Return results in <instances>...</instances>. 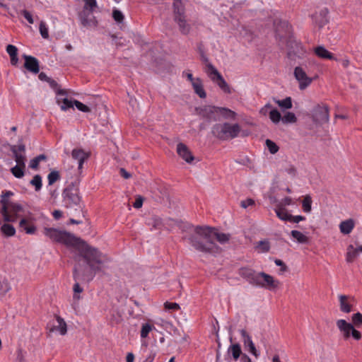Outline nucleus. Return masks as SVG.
<instances>
[{"label":"nucleus","mask_w":362,"mask_h":362,"mask_svg":"<svg viewBox=\"0 0 362 362\" xmlns=\"http://www.w3.org/2000/svg\"><path fill=\"white\" fill-rule=\"evenodd\" d=\"M1 231L6 237L13 236L16 233L15 228L9 223H4L1 227Z\"/></svg>","instance_id":"obj_37"},{"label":"nucleus","mask_w":362,"mask_h":362,"mask_svg":"<svg viewBox=\"0 0 362 362\" xmlns=\"http://www.w3.org/2000/svg\"><path fill=\"white\" fill-rule=\"evenodd\" d=\"M71 156L74 159L78 160V170H81L83 168L84 161L89 158L90 153L86 152L82 148H74L71 152Z\"/></svg>","instance_id":"obj_18"},{"label":"nucleus","mask_w":362,"mask_h":362,"mask_svg":"<svg viewBox=\"0 0 362 362\" xmlns=\"http://www.w3.org/2000/svg\"><path fill=\"white\" fill-rule=\"evenodd\" d=\"M152 329V326L146 323L142 325L141 330V338H146L148 337L149 332Z\"/></svg>","instance_id":"obj_53"},{"label":"nucleus","mask_w":362,"mask_h":362,"mask_svg":"<svg viewBox=\"0 0 362 362\" xmlns=\"http://www.w3.org/2000/svg\"><path fill=\"white\" fill-rule=\"evenodd\" d=\"M256 248H259L260 252H268L270 250V243L268 240H260L257 243Z\"/></svg>","instance_id":"obj_45"},{"label":"nucleus","mask_w":362,"mask_h":362,"mask_svg":"<svg viewBox=\"0 0 362 362\" xmlns=\"http://www.w3.org/2000/svg\"><path fill=\"white\" fill-rule=\"evenodd\" d=\"M25 62L23 67L29 72L37 74L40 72V63L37 58L25 54L22 55Z\"/></svg>","instance_id":"obj_12"},{"label":"nucleus","mask_w":362,"mask_h":362,"mask_svg":"<svg viewBox=\"0 0 362 362\" xmlns=\"http://www.w3.org/2000/svg\"><path fill=\"white\" fill-rule=\"evenodd\" d=\"M19 227L27 234H34L37 230V228L33 224L30 223L27 218H22L20 221Z\"/></svg>","instance_id":"obj_25"},{"label":"nucleus","mask_w":362,"mask_h":362,"mask_svg":"<svg viewBox=\"0 0 362 362\" xmlns=\"http://www.w3.org/2000/svg\"><path fill=\"white\" fill-rule=\"evenodd\" d=\"M315 54L322 58L331 60H337V58L332 53L326 49L323 46H318L315 49Z\"/></svg>","instance_id":"obj_23"},{"label":"nucleus","mask_w":362,"mask_h":362,"mask_svg":"<svg viewBox=\"0 0 362 362\" xmlns=\"http://www.w3.org/2000/svg\"><path fill=\"white\" fill-rule=\"evenodd\" d=\"M79 180H75L69 184L63 190L62 197L65 207L70 209H81V197L79 194Z\"/></svg>","instance_id":"obj_4"},{"label":"nucleus","mask_w":362,"mask_h":362,"mask_svg":"<svg viewBox=\"0 0 362 362\" xmlns=\"http://www.w3.org/2000/svg\"><path fill=\"white\" fill-rule=\"evenodd\" d=\"M57 102L61 105L62 110H66L69 108L73 107L74 105V101L69 100L67 98H61L58 97Z\"/></svg>","instance_id":"obj_40"},{"label":"nucleus","mask_w":362,"mask_h":362,"mask_svg":"<svg viewBox=\"0 0 362 362\" xmlns=\"http://www.w3.org/2000/svg\"><path fill=\"white\" fill-rule=\"evenodd\" d=\"M56 320L58 322L57 327H53L50 329V332H53L55 329H58L62 335H64L67 332V327H66V323L64 320L63 318H62L59 315H56Z\"/></svg>","instance_id":"obj_33"},{"label":"nucleus","mask_w":362,"mask_h":362,"mask_svg":"<svg viewBox=\"0 0 362 362\" xmlns=\"http://www.w3.org/2000/svg\"><path fill=\"white\" fill-rule=\"evenodd\" d=\"M212 234H213V242H214V240L216 239L217 241H218L221 244H224L230 240V234L223 233H218L217 232V230L214 228H212Z\"/></svg>","instance_id":"obj_31"},{"label":"nucleus","mask_w":362,"mask_h":362,"mask_svg":"<svg viewBox=\"0 0 362 362\" xmlns=\"http://www.w3.org/2000/svg\"><path fill=\"white\" fill-rule=\"evenodd\" d=\"M294 76L299 82V88L300 90L305 89L313 81V79L307 76L305 71L300 66L295 68Z\"/></svg>","instance_id":"obj_11"},{"label":"nucleus","mask_w":362,"mask_h":362,"mask_svg":"<svg viewBox=\"0 0 362 362\" xmlns=\"http://www.w3.org/2000/svg\"><path fill=\"white\" fill-rule=\"evenodd\" d=\"M85 5L83 9L93 11L94 8L97 7V2L95 0H84Z\"/></svg>","instance_id":"obj_56"},{"label":"nucleus","mask_w":362,"mask_h":362,"mask_svg":"<svg viewBox=\"0 0 362 362\" xmlns=\"http://www.w3.org/2000/svg\"><path fill=\"white\" fill-rule=\"evenodd\" d=\"M81 23L84 27L96 26L97 21L93 16V11L83 9L79 13Z\"/></svg>","instance_id":"obj_15"},{"label":"nucleus","mask_w":362,"mask_h":362,"mask_svg":"<svg viewBox=\"0 0 362 362\" xmlns=\"http://www.w3.org/2000/svg\"><path fill=\"white\" fill-rule=\"evenodd\" d=\"M240 130V126L238 123H216L211 128V134L219 140L228 141L236 138Z\"/></svg>","instance_id":"obj_3"},{"label":"nucleus","mask_w":362,"mask_h":362,"mask_svg":"<svg viewBox=\"0 0 362 362\" xmlns=\"http://www.w3.org/2000/svg\"><path fill=\"white\" fill-rule=\"evenodd\" d=\"M11 202L8 200V198L5 197V196H1V199L0 200V204H1V209L0 210L1 214L3 216L4 221L5 222H15L16 218L10 216L8 211L9 204Z\"/></svg>","instance_id":"obj_16"},{"label":"nucleus","mask_w":362,"mask_h":362,"mask_svg":"<svg viewBox=\"0 0 362 362\" xmlns=\"http://www.w3.org/2000/svg\"><path fill=\"white\" fill-rule=\"evenodd\" d=\"M228 353L231 354L233 358L237 361L240 356H242V350L240 345L238 343L233 344L228 347Z\"/></svg>","instance_id":"obj_32"},{"label":"nucleus","mask_w":362,"mask_h":362,"mask_svg":"<svg viewBox=\"0 0 362 362\" xmlns=\"http://www.w3.org/2000/svg\"><path fill=\"white\" fill-rule=\"evenodd\" d=\"M21 13L24 16V18L28 21L29 23L33 24L34 20L33 16L28 11L25 9L22 10Z\"/></svg>","instance_id":"obj_61"},{"label":"nucleus","mask_w":362,"mask_h":362,"mask_svg":"<svg viewBox=\"0 0 362 362\" xmlns=\"http://www.w3.org/2000/svg\"><path fill=\"white\" fill-rule=\"evenodd\" d=\"M44 233L54 242L77 250L79 256L89 266L90 271L87 273L83 272L81 274L80 273L81 266L78 264L74 267L73 277L76 281L80 279L91 281L97 272L102 271L103 265L110 261L108 257L97 248L88 245L85 241L69 232L54 228H45Z\"/></svg>","instance_id":"obj_1"},{"label":"nucleus","mask_w":362,"mask_h":362,"mask_svg":"<svg viewBox=\"0 0 362 362\" xmlns=\"http://www.w3.org/2000/svg\"><path fill=\"white\" fill-rule=\"evenodd\" d=\"M274 102L281 108L291 109L292 107V100L291 97H286L284 100H275Z\"/></svg>","instance_id":"obj_42"},{"label":"nucleus","mask_w":362,"mask_h":362,"mask_svg":"<svg viewBox=\"0 0 362 362\" xmlns=\"http://www.w3.org/2000/svg\"><path fill=\"white\" fill-rule=\"evenodd\" d=\"M174 21L178 25L180 32L185 35L189 33L191 25L187 22L186 16L174 19Z\"/></svg>","instance_id":"obj_21"},{"label":"nucleus","mask_w":362,"mask_h":362,"mask_svg":"<svg viewBox=\"0 0 362 362\" xmlns=\"http://www.w3.org/2000/svg\"><path fill=\"white\" fill-rule=\"evenodd\" d=\"M164 307H165V310H177L180 308L178 303H169V302H165L164 303Z\"/></svg>","instance_id":"obj_60"},{"label":"nucleus","mask_w":362,"mask_h":362,"mask_svg":"<svg viewBox=\"0 0 362 362\" xmlns=\"http://www.w3.org/2000/svg\"><path fill=\"white\" fill-rule=\"evenodd\" d=\"M275 212L276 214L277 217L286 221H289L291 217V214H288L286 209H281L279 207H276Z\"/></svg>","instance_id":"obj_38"},{"label":"nucleus","mask_w":362,"mask_h":362,"mask_svg":"<svg viewBox=\"0 0 362 362\" xmlns=\"http://www.w3.org/2000/svg\"><path fill=\"white\" fill-rule=\"evenodd\" d=\"M358 255V252L352 245L348 246L346 260L347 262H352L355 258Z\"/></svg>","instance_id":"obj_39"},{"label":"nucleus","mask_w":362,"mask_h":362,"mask_svg":"<svg viewBox=\"0 0 362 362\" xmlns=\"http://www.w3.org/2000/svg\"><path fill=\"white\" fill-rule=\"evenodd\" d=\"M328 13V8H323L320 11L315 12L312 15L313 22L319 28H323L329 22Z\"/></svg>","instance_id":"obj_14"},{"label":"nucleus","mask_w":362,"mask_h":362,"mask_svg":"<svg viewBox=\"0 0 362 362\" xmlns=\"http://www.w3.org/2000/svg\"><path fill=\"white\" fill-rule=\"evenodd\" d=\"M22 139H19L18 145L10 146V150L13 153L16 165L25 167L26 157L25 156V146L21 143Z\"/></svg>","instance_id":"obj_9"},{"label":"nucleus","mask_w":362,"mask_h":362,"mask_svg":"<svg viewBox=\"0 0 362 362\" xmlns=\"http://www.w3.org/2000/svg\"><path fill=\"white\" fill-rule=\"evenodd\" d=\"M284 170L292 177H295L297 175V169L292 164H288V166H285Z\"/></svg>","instance_id":"obj_57"},{"label":"nucleus","mask_w":362,"mask_h":362,"mask_svg":"<svg viewBox=\"0 0 362 362\" xmlns=\"http://www.w3.org/2000/svg\"><path fill=\"white\" fill-rule=\"evenodd\" d=\"M11 290V286L7 280H3L0 282V291L3 293H6Z\"/></svg>","instance_id":"obj_58"},{"label":"nucleus","mask_w":362,"mask_h":362,"mask_svg":"<svg viewBox=\"0 0 362 362\" xmlns=\"http://www.w3.org/2000/svg\"><path fill=\"white\" fill-rule=\"evenodd\" d=\"M144 198L141 196L138 195L136 198L134 203L133 204V206L136 209H139L142 206Z\"/></svg>","instance_id":"obj_64"},{"label":"nucleus","mask_w":362,"mask_h":362,"mask_svg":"<svg viewBox=\"0 0 362 362\" xmlns=\"http://www.w3.org/2000/svg\"><path fill=\"white\" fill-rule=\"evenodd\" d=\"M30 184L35 187L36 192H39L42 186V177L40 175H35L30 180Z\"/></svg>","instance_id":"obj_43"},{"label":"nucleus","mask_w":362,"mask_h":362,"mask_svg":"<svg viewBox=\"0 0 362 362\" xmlns=\"http://www.w3.org/2000/svg\"><path fill=\"white\" fill-rule=\"evenodd\" d=\"M206 73L210 77L211 80L216 83L217 86L225 93L230 94L232 89L227 83L226 80L223 78L222 75L218 71V70L211 64H207Z\"/></svg>","instance_id":"obj_5"},{"label":"nucleus","mask_w":362,"mask_h":362,"mask_svg":"<svg viewBox=\"0 0 362 362\" xmlns=\"http://www.w3.org/2000/svg\"><path fill=\"white\" fill-rule=\"evenodd\" d=\"M197 50H198V52H199V53L200 54L202 61L204 63H205L206 65L208 64V63H210L209 62V58L205 54L204 49V45H203V44L202 42H199L197 45Z\"/></svg>","instance_id":"obj_50"},{"label":"nucleus","mask_w":362,"mask_h":362,"mask_svg":"<svg viewBox=\"0 0 362 362\" xmlns=\"http://www.w3.org/2000/svg\"><path fill=\"white\" fill-rule=\"evenodd\" d=\"M291 236L299 243L305 244L309 242V238L298 230H293L291 232Z\"/></svg>","instance_id":"obj_36"},{"label":"nucleus","mask_w":362,"mask_h":362,"mask_svg":"<svg viewBox=\"0 0 362 362\" xmlns=\"http://www.w3.org/2000/svg\"><path fill=\"white\" fill-rule=\"evenodd\" d=\"M312 119L315 124H322L329 122V108L325 105H317L312 111Z\"/></svg>","instance_id":"obj_8"},{"label":"nucleus","mask_w":362,"mask_h":362,"mask_svg":"<svg viewBox=\"0 0 362 362\" xmlns=\"http://www.w3.org/2000/svg\"><path fill=\"white\" fill-rule=\"evenodd\" d=\"M274 263L276 264V265L281 267L280 272H284L288 270V267L282 260L279 259H276L274 260Z\"/></svg>","instance_id":"obj_63"},{"label":"nucleus","mask_w":362,"mask_h":362,"mask_svg":"<svg viewBox=\"0 0 362 362\" xmlns=\"http://www.w3.org/2000/svg\"><path fill=\"white\" fill-rule=\"evenodd\" d=\"M177 153L179 156L188 163H191L194 159L189 148L183 143H179L177 145Z\"/></svg>","instance_id":"obj_17"},{"label":"nucleus","mask_w":362,"mask_h":362,"mask_svg":"<svg viewBox=\"0 0 362 362\" xmlns=\"http://www.w3.org/2000/svg\"><path fill=\"white\" fill-rule=\"evenodd\" d=\"M352 322L357 327L362 326V314L360 313L354 314L352 316Z\"/></svg>","instance_id":"obj_54"},{"label":"nucleus","mask_w":362,"mask_h":362,"mask_svg":"<svg viewBox=\"0 0 362 362\" xmlns=\"http://www.w3.org/2000/svg\"><path fill=\"white\" fill-rule=\"evenodd\" d=\"M74 103L76 108L83 112H90L91 111L90 108L87 106L86 105H84L83 103H81L80 101H78L76 100H74Z\"/></svg>","instance_id":"obj_52"},{"label":"nucleus","mask_w":362,"mask_h":362,"mask_svg":"<svg viewBox=\"0 0 362 362\" xmlns=\"http://www.w3.org/2000/svg\"><path fill=\"white\" fill-rule=\"evenodd\" d=\"M147 224L152 228L151 229L156 230H160L164 226L162 218L156 215L148 218Z\"/></svg>","instance_id":"obj_27"},{"label":"nucleus","mask_w":362,"mask_h":362,"mask_svg":"<svg viewBox=\"0 0 362 362\" xmlns=\"http://www.w3.org/2000/svg\"><path fill=\"white\" fill-rule=\"evenodd\" d=\"M195 112L201 119L207 123L219 120L218 117V107L215 105H203L195 107Z\"/></svg>","instance_id":"obj_6"},{"label":"nucleus","mask_w":362,"mask_h":362,"mask_svg":"<svg viewBox=\"0 0 362 362\" xmlns=\"http://www.w3.org/2000/svg\"><path fill=\"white\" fill-rule=\"evenodd\" d=\"M259 277L258 278V282L255 286L266 288L269 290H272L278 288L279 281L275 280L274 277L264 272H259Z\"/></svg>","instance_id":"obj_10"},{"label":"nucleus","mask_w":362,"mask_h":362,"mask_svg":"<svg viewBox=\"0 0 362 362\" xmlns=\"http://www.w3.org/2000/svg\"><path fill=\"white\" fill-rule=\"evenodd\" d=\"M236 112L227 107H218V117L222 116L226 119H235Z\"/></svg>","instance_id":"obj_26"},{"label":"nucleus","mask_w":362,"mask_h":362,"mask_svg":"<svg viewBox=\"0 0 362 362\" xmlns=\"http://www.w3.org/2000/svg\"><path fill=\"white\" fill-rule=\"evenodd\" d=\"M266 145L272 154H275L279 149V147L277 146V144L270 139L266 140Z\"/></svg>","instance_id":"obj_49"},{"label":"nucleus","mask_w":362,"mask_h":362,"mask_svg":"<svg viewBox=\"0 0 362 362\" xmlns=\"http://www.w3.org/2000/svg\"><path fill=\"white\" fill-rule=\"evenodd\" d=\"M39 30L41 36L44 39H48L49 38V32L48 28H47V25L44 21H41L39 26Z\"/></svg>","instance_id":"obj_51"},{"label":"nucleus","mask_w":362,"mask_h":362,"mask_svg":"<svg viewBox=\"0 0 362 362\" xmlns=\"http://www.w3.org/2000/svg\"><path fill=\"white\" fill-rule=\"evenodd\" d=\"M312 199L310 195H306L303 201V209L305 212L308 213L311 211Z\"/></svg>","instance_id":"obj_48"},{"label":"nucleus","mask_w":362,"mask_h":362,"mask_svg":"<svg viewBox=\"0 0 362 362\" xmlns=\"http://www.w3.org/2000/svg\"><path fill=\"white\" fill-rule=\"evenodd\" d=\"M192 86L194 93L197 94L199 98H205L206 97V91L204 89L202 80L199 78H197V81H194Z\"/></svg>","instance_id":"obj_29"},{"label":"nucleus","mask_w":362,"mask_h":362,"mask_svg":"<svg viewBox=\"0 0 362 362\" xmlns=\"http://www.w3.org/2000/svg\"><path fill=\"white\" fill-rule=\"evenodd\" d=\"M239 275L245 279L250 284L256 285L259 284L258 282V278L259 277V273H256L255 271L249 267H242L239 269Z\"/></svg>","instance_id":"obj_13"},{"label":"nucleus","mask_w":362,"mask_h":362,"mask_svg":"<svg viewBox=\"0 0 362 362\" xmlns=\"http://www.w3.org/2000/svg\"><path fill=\"white\" fill-rule=\"evenodd\" d=\"M49 185H52L55 182L60 179L59 173L57 170H53L48 174L47 176Z\"/></svg>","instance_id":"obj_47"},{"label":"nucleus","mask_w":362,"mask_h":362,"mask_svg":"<svg viewBox=\"0 0 362 362\" xmlns=\"http://www.w3.org/2000/svg\"><path fill=\"white\" fill-rule=\"evenodd\" d=\"M354 228V221L351 218L341 222L339 225L341 233L345 235L349 234L352 231Z\"/></svg>","instance_id":"obj_28"},{"label":"nucleus","mask_w":362,"mask_h":362,"mask_svg":"<svg viewBox=\"0 0 362 362\" xmlns=\"http://www.w3.org/2000/svg\"><path fill=\"white\" fill-rule=\"evenodd\" d=\"M73 289L74 291V298L78 300L80 298V296L77 293H81L83 291V288L80 286L79 284L76 282L74 285Z\"/></svg>","instance_id":"obj_62"},{"label":"nucleus","mask_w":362,"mask_h":362,"mask_svg":"<svg viewBox=\"0 0 362 362\" xmlns=\"http://www.w3.org/2000/svg\"><path fill=\"white\" fill-rule=\"evenodd\" d=\"M242 337L243 338V342L245 346H248L250 351L255 356L257 357L259 354L255 346L254 343L252 341L250 336L247 333L245 329L240 331Z\"/></svg>","instance_id":"obj_20"},{"label":"nucleus","mask_w":362,"mask_h":362,"mask_svg":"<svg viewBox=\"0 0 362 362\" xmlns=\"http://www.w3.org/2000/svg\"><path fill=\"white\" fill-rule=\"evenodd\" d=\"M288 48L287 57L290 59H295V57H300L305 52L300 42L296 41L293 37H289L286 41Z\"/></svg>","instance_id":"obj_7"},{"label":"nucleus","mask_w":362,"mask_h":362,"mask_svg":"<svg viewBox=\"0 0 362 362\" xmlns=\"http://www.w3.org/2000/svg\"><path fill=\"white\" fill-rule=\"evenodd\" d=\"M297 121V118L293 112H287L282 117V122L285 124L295 123Z\"/></svg>","instance_id":"obj_46"},{"label":"nucleus","mask_w":362,"mask_h":362,"mask_svg":"<svg viewBox=\"0 0 362 362\" xmlns=\"http://www.w3.org/2000/svg\"><path fill=\"white\" fill-rule=\"evenodd\" d=\"M269 118L274 124H278L282 120L281 115L277 109H273L269 112Z\"/></svg>","instance_id":"obj_44"},{"label":"nucleus","mask_w":362,"mask_h":362,"mask_svg":"<svg viewBox=\"0 0 362 362\" xmlns=\"http://www.w3.org/2000/svg\"><path fill=\"white\" fill-rule=\"evenodd\" d=\"M339 298L341 311L345 313H349L352 310V305L347 303L346 300L351 298L348 296L340 295Z\"/></svg>","instance_id":"obj_30"},{"label":"nucleus","mask_w":362,"mask_h":362,"mask_svg":"<svg viewBox=\"0 0 362 362\" xmlns=\"http://www.w3.org/2000/svg\"><path fill=\"white\" fill-rule=\"evenodd\" d=\"M112 18L118 23H122L124 21V15L120 11L117 9L113 10Z\"/></svg>","instance_id":"obj_55"},{"label":"nucleus","mask_w":362,"mask_h":362,"mask_svg":"<svg viewBox=\"0 0 362 362\" xmlns=\"http://www.w3.org/2000/svg\"><path fill=\"white\" fill-rule=\"evenodd\" d=\"M185 8L181 0H174L173 1V19L182 18L185 16Z\"/></svg>","instance_id":"obj_24"},{"label":"nucleus","mask_w":362,"mask_h":362,"mask_svg":"<svg viewBox=\"0 0 362 362\" xmlns=\"http://www.w3.org/2000/svg\"><path fill=\"white\" fill-rule=\"evenodd\" d=\"M189 243L197 251L209 254H218L221 248L213 242L212 228L197 226L194 228V233L187 238Z\"/></svg>","instance_id":"obj_2"},{"label":"nucleus","mask_w":362,"mask_h":362,"mask_svg":"<svg viewBox=\"0 0 362 362\" xmlns=\"http://www.w3.org/2000/svg\"><path fill=\"white\" fill-rule=\"evenodd\" d=\"M9 205L10 206L8 207V211H9L10 216L12 217H15L16 221L17 218L18 216V214L23 211V208L22 206V205H21L20 204H17V203L11 202Z\"/></svg>","instance_id":"obj_34"},{"label":"nucleus","mask_w":362,"mask_h":362,"mask_svg":"<svg viewBox=\"0 0 362 362\" xmlns=\"http://www.w3.org/2000/svg\"><path fill=\"white\" fill-rule=\"evenodd\" d=\"M337 326L343 333V337L344 339H348L351 337L352 329H354V325L351 323L347 322L345 320H338L337 321Z\"/></svg>","instance_id":"obj_19"},{"label":"nucleus","mask_w":362,"mask_h":362,"mask_svg":"<svg viewBox=\"0 0 362 362\" xmlns=\"http://www.w3.org/2000/svg\"><path fill=\"white\" fill-rule=\"evenodd\" d=\"M25 167H23L22 165H16L11 168V172L15 177L22 178L25 175Z\"/></svg>","instance_id":"obj_41"},{"label":"nucleus","mask_w":362,"mask_h":362,"mask_svg":"<svg viewBox=\"0 0 362 362\" xmlns=\"http://www.w3.org/2000/svg\"><path fill=\"white\" fill-rule=\"evenodd\" d=\"M6 52L10 56L11 65L17 66L18 64V48L13 45H8L6 46Z\"/></svg>","instance_id":"obj_22"},{"label":"nucleus","mask_w":362,"mask_h":362,"mask_svg":"<svg viewBox=\"0 0 362 362\" xmlns=\"http://www.w3.org/2000/svg\"><path fill=\"white\" fill-rule=\"evenodd\" d=\"M47 83H49V86L56 92V94L58 96L67 95L66 90L64 89H61L57 82L54 79L49 78Z\"/></svg>","instance_id":"obj_35"},{"label":"nucleus","mask_w":362,"mask_h":362,"mask_svg":"<svg viewBox=\"0 0 362 362\" xmlns=\"http://www.w3.org/2000/svg\"><path fill=\"white\" fill-rule=\"evenodd\" d=\"M292 203V199L289 197H286L283 199L277 205L276 207H279L281 209H286L285 206L291 205Z\"/></svg>","instance_id":"obj_59"}]
</instances>
